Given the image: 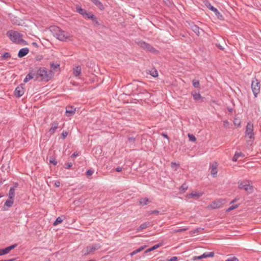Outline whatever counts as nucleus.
I'll return each mask as SVG.
<instances>
[{
  "mask_svg": "<svg viewBox=\"0 0 261 261\" xmlns=\"http://www.w3.org/2000/svg\"><path fill=\"white\" fill-rule=\"evenodd\" d=\"M34 72L35 80L48 82L53 76L52 71H47L45 68H39L37 70H34Z\"/></svg>",
  "mask_w": 261,
  "mask_h": 261,
  "instance_id": "f257e3e1",
  "label": "nucleus"
},
{
  "mask_svg": "<svg viewBox=\"0 0 261 261\" xmlns=\"http://www.w3.org/2000/svg\"><path fill=\"white\" fill-rule=\"evenodd\" d=\"M51 31L53 32L54 36L57 39L62 41H65L67 39H70L72 37V36L69 33L62 30L59 27L57 26L51 27Z\"/></svg>",
  "mask_w": 261,
  "mask_h": 261,
  "instance_id": "f03ea898",
  "label": "nucleus"
},
{
  "mask_svg": "<svg viewBox=\"0 0 261 261\" xmlns=\"http://www.w3.org/2000/svg\"><path fill=\"white\" fill-rule=\"evenodd\" d=\"M7 35L13 42L16 43H20V39L22 36V35L20 33L13 30L8 31Z\"/></svg>",
  "mask_w": 261,
  "mask_h": 261,
  "instance_id": "7ed1b4c3",
  "label": "nucleus"
},
{
  "mask_svg": "<svg viewBox=\"0 0 261 261\" xmlns=\"http://www.w3.org/2000/svg\"><path fill=\"white\" fill-rule=\"evenodd\" d=\"M245 137L248 138L252 141L254 140V133L253 132V124L250 121L248 122L245 130Z\"/></svg>",
  "mask_w": 261,
  "mask_h": 261,
  "instance_id": "20e7f679",
  "label": "nucleus"
},
{
  "mask_svg": "<svg viewBox=\"0 0 261 261\" xmlns=\"http://www.w3.org/2000/svg\"><path fill=\"white\" fill-rule=\"evenodd\" d=\"M238 188L240 189H243L248 193H252L253 190V186L249 184L248 180L239 181L238 182Z\"/></svg>",
  "mask_w": 261,
  "mask_h": 261,
  "instance_id": "39448f33",
  "label": "nucleus"
},
{
  "mask_svg": "<svg viewBox=\"0 0 261 261\" xmlns=\"http://www.w3.org/2000/svg\"><path fill=\"white\" fill-rule=\"evenodd\" d=\"M204 5L205 6L211 10L212 11L214 12L215 15L217 16L218 19L220 20H223L224 17L219 12V11L214 7H213L210 2L208 1H206L204 2Z\"/></svg>",
  "mask_w": 261,
  "mask_h": 261,
  "instance_id": "423d86ee",
  "label": "nucleus"
},
{
  "mask_svg": "<svg viewBox=\"0 0 261 261\" xmlns=\"http://www.w3.org/2000/svg\"><path fill=\"white\" fill-rule=\"evenodd\" d=\"M251 88L254 96L256 97L260 91V82L255 78L252 81Z\"/></svg>",
  "mask_w": 261,
  "mask_h": 261,
  "instance_id": "0eeeda50",
  "label": "nucleus"
},
{
  "mask_svg": "<svg viewBox=\"0 0 261 261\" xmlns=\"http://www.w3.org/2000/svg\"><path fill=\"white\" fill-rule=\"evenodd\" d=\"M138 44L141 48L146 50L147 51H149L151 53H154L156 51L155 49L153 48L150 44L143 41H139L138 42Z\"/></svg>",
  "mask_w": 261,
  "mask_h": 261,
  "instance_id": "6e6552de",
  "label": "nucleus"
},
{
  "mask_svg": "<svg viewBox=\"0 0 261 261\" xmlns=\"http://www.w3.org/2000/svg\"><path fill=\"white\" fill-rule=\"evenodd\" d=\"M101 245L99 243L94 244L92 246H89L86 247V252L85 255H88L93 252V251L100 248Z\"/></svg>",
  "mask_w": 261,
  "mask_h": 261,
  "instance_id": "1a4fd4ad",
  "label": "nucleus"
},
{
  "mask_svg": "<svg viewBox=\"0 0 261 261\" xmlns=\"http://www.w3.org/2000/svg\"><path fill=\"white\" fill-rule=\"evenodd\" d=\"M225 199H224L214 201L211 203L210 206L213 209L219 208L225 203Z\"/></svg>",
  "mask_w": 261,
  "mask_h": 261,
  "instance_id": "9d476101",
  "label": "nucleus"
},
{
  "mask_svg": "<svg viewBox=\"0 0 261 261\" xmlns=\"http://www.w3.org/2000/svg\"><path fill=\"white\" fill-rule=\"evenodd\" d=\"M214 256V252H204L200 256H195L192 258V260L193 261H196L197 259H200L202 258H206L208 257H213Z\"/></svg>",
  "mask_w": 261,
  "mask_h": 261,
  "instance_id": "9b49d317",
  "label": "nucleus"
},
{
  "mask_svg": "<svg viewBox=\"0 0 261 261\" xmlns=\"http://www.w3.org/2000/svg\"><path fill=\"white\" fill-rule=\"evenodd\" d=\"M23 86H24V84H21L20 86L16 88L14 91V94L16 97H20L24 94V89L23 87Z\"/></svg>",
  "mask_w": 261,
  "mask_h": 261,
  "instance_id": "f8f14e48",
  "label": "nucleus"
},
{
  "mask_svg": "<svg viewBox=\"0 0 261 261\" xmlns=\"http://www.w3.org/2000/svg\"><path fill=\"white\" fill-rule=\"evenodd\" d=\"M18 244L15 243L4 249H0V256L8 254L11 250L17 246Z\"/></svg>",
  "mask_w": 261,
  "mask_h": 261,
  "instance_id": "ddd939ff",
  "label": "nucleus"
},
{
  "mask_svg": "<svg viewBox=\"0 0 261 261\" xmlns=\"http://www.w3.org/2000/svg\"><path fill=\"white\" fill-rule=\"evenodd\" d=\"M84 18H88L91 19L94 23L96 24H98V22L97 21V19L95 16H94L92 13L87 12V13L85 15Z\"/></svg>",
  "mask_w": 261,
  "mask_h": 261,
  "instance_id": "4468645a",
  "label": "nucleus"
},
{
  "mask_svg": "<svg viewBox=\"0 0 261 261\" xmlns=\"http://www.w3.org/2000/svg\"><path fill=\"white\" fill-rule=\"evenodd\" d=\"M217 163L214 162L211 166V174L213 177H215L217 174Z\"/></svg>",
  "mask_w": 261,
  "mask_h": 261,
  "instance_id": "2eb2a0df",
  "label": "nucleus"
},
{
  "mask_svg": "<svg viewBox=\"0 0 261 261\" xmlns=\"http://www.w3.org/2000/svg\"><path fill=\"white\" fill-rule=\"evenodd\" d=\"M29 52V49L27 47L22 48L20 49L18 53V57L21 58L25 56Z\"/></svg>",
  "mask_w": 261,
  "mask_h": 261,
  "instance_id": "dca6fc26",
  "label": "nucleus"
},
{
  "mask_svg": "<svg viewBox=\"0 0 261 261\" xmlns=\"http://www.w3.org/2000/svg\"><path fill=\"white\" fill-rule=\"evenodd\" d=\"M75 108L72 106H68L66 108V115L67 117L73 116L75 114Z\"/></svg>",
  "mask_w": 261,
  "mask_h": 261,
  "instance_id": "f3484780",
  "label": "nucleus"
},
{
  "mask_svg": "<svg viewBox=\"0 0 261 261\" xmlns=\"http://www.w3.org/2000/svg\"><path fill=\"white\" fill-rule=\"evenodd\" d=\"M35 77V73L34 72V69H31L30 70L29 73L25 76V79L23 80L24 83H27L30 80Z\"/></svg>",
  "mask_w": 261,
  "mask_h": 261,
  "instance_id": "a211bd4d",
  "label": "nucleus"
},
{
  "mask_svg": "<svg viewBox=\"0 0 261 261\" xmlns=\"http://www.w3.org/2000/svg\"><path fill=\"white\" fill-rule=\"evenodd\" d=\"M58 124L59 123L57 121H54L51 124V127L49 130V132L51 134L55 133L56 130L58 127Z\"/></svg>",
  "mask_w": 261,
  "mask_h": 261,
  "instance_id": "6ab92c4d",
  "label": "nucleus"
},
{
  "mask_svg": "<svg viewBox=\"0 0 261 261\" xmlns=\"http://www.w3.org/2000/svg\"><path fill=\"white\" fill-rule=\"evenodd\" d=\"M191 29L192 31L197 35L199 36L200 34V28L194 23L190 24Z\"/></svg>",
  "mask_w": 261,
  "mask_h": 261,
  "instance_id": "aec40b11",
  "label": "nucleus"
},
{
  "mask_svg": "<svg viewBox=\"0 0 261 261\" xmlns=\"http://www.w3.org/2000/svg\"><path fill=\"white\" fill-rule=\"evenodd\" d=\"M163 245V243H159L158 244H156L154 246H153L152 247L146 249L145 251H144V253H147L148 252H149L150 251H153L154 250H155L156 249L159 248L160 247L162 246Z\"/></svg>",
  "mask_w": 261,
  "mask_h": 261,
  "instance_id": "412c9836",
  "label": "nucleus"
},
{
  "mask_svg": "<svg viewBox=\"0 0 261 261\" xmlns=\"http://www.w3.org/2000/svg\"><path fill=\"white\" fill-rule=\"evenodd\" d=\"M193 98L195 100L198 101L199 100H201V101H203L204 99V97H202L199 92L198 93H194L192 94Z\"/></svg>",
  "mask_w": 261,
  "mask_h": 261,
  "instance_id": "4be33fe9",
  "label": "nucleus"
},
{
  "mask_svg": "<svg viewBox=\"0 0 261 261\" xmlns=\"http://www.w3.org/2000/svg\"><path fill=\"white\" fill-rule=\"evenodd\" d=\"M150 223L149 222L144 223L140 225V226L137 228V232H139L144 229H145L149 227Z\"/></svg>",
  "mask_w": 261,
  "mask_h": 261,
  "instance_id": "5701e85b",
  "label": "nucleus"
},
{
  "mask_svg": "<svg viewBox=\"0 0 261 261\" xmlns=\"http://www.w3.org/2000/svg\"><path fill=\"white\" fill-rule=\"evenodd\" d=\"M91 2L98 7L100 10H102L104 9L103 5L99 0H91Z\"/></svg>",
  "mask_w": 261,
  "mask_h": 261,
  "instance_id": "b1692460",
  "label": "nucleus"
},
{
  "mask_svg": "<svg viewBox=\"0 0 261 261\" xmlns=\"http://www.w3.org/2000/svg\"><path fill=\"white\" fill-rule=\"evenodd\" d=\"M9 198L10 199H14L15 196V189L14 187H11L9 192Z\"/></svg>",
  "mask_w": 261,
  "mask_h": 261,
  "instance_id": "393cba45",
  "label": "nucleus"
},
{
  "mask_svg": "<svg viewBox=\"0 0 261 261\" xmlns=\"http://www.w3.org/2000/svg\"><path fill=\"white\" fill-rule=\"evenodd\" d=\"M244 154L242 152H236L234 156L232 158V160L233 162H237L238 161L239 157H244Z\"/></svg>",
  "mask_w": 261,
  "mask_h": 261,
  "instance_id": "a878e982",
  "label": "nucleus"
},
{
  "mask_svg": "<svg viewBox=\"0 0 261 261\" xmlns=\"http://www.w3.org/2000/svg\"><path fill=\"white\" fill-rule=\"evenodd\" d=\"M81 72V68L80 66H76L74 68L73 74L75 76H77L80 75Z\"/></svg>",
  "mask_w": 261,
  "mask_h": 261,
  "instance_id": "bb28decb",
  "label": "nucleus"
},
{
  "mask_svg": "<svg viewBox=\"0 0 261 261\" xmlns=\"http://www.w3.org/2000/svg\"><path fill=\"white\" fill-rule=\"evenodd\" d=\"M149 202L150 201L147 198H142L139 200V203L142 206L147 205Z\"/></svg>",
  "mask_w": 261,
  "mask_h": 261,
  "instance_id": "cd10ccee",
  "label": "nucleus"
},
{
  "mask_svg": "<svg viewBox=\"0 0 261 261\" xmlns=\"http://www.w3.org/2000/svg\"><path fill=\"white\" fill-rule=\"evenodd\" d=\"M149 73V74L154 77H156L158 76V72L155 69H152L147 72V73Z\"/></svg>",
  "mask_w": 261,
  "mask_h": 261,
  "instance_id": "c85d7f7f",
  "label": "nucleus"
},
{
  "mask_svg": "<svg viewBox=\"0 0 261 261\" xmlns=\"http://www.w3.org/2000/svg\"><path fill=\"white\" fill-rule=\"evenodd\" d=\"M76 11L80 13L81 15H82L84 17H85V14L87 13V11L84 9H82V8H76Z\"/></svg>",
  "mask_w": 261,
  "mask_h": 261,
  "instance_id": "c756f323",
  "label": "nucleus"
},
{
  "mask_svg": "<svg viewBox=\"0 0 261 261\" xmlns=\"http://www.w3.org/2000/svg\"><path fill=\"white\" fill-rule=\"evenodd\" d=\"M14 203V199H10L6 200L5 202L4 206L8 207H11Z\"/></svg>",
  "mask_w": 261,
  "mask_h": 261,
  "instance_id": "7c9ffc66",
  "label": "nucleus"
},
{
  "mask_svg": "<svg viewBox=\"0 0 261 261\" xmlns=\"http://www.w3.org/2000/svg\"><path fill=\"white\" fill-rule=\"evenodd\" d=\"M188 188L187 184L184 183L179 188V190L180 192L184 193L187 190Z\"/></svg>",
  "mask_w": 261,
  "mask_h": 261,
  "instance_id": "2f4dec72",
  "label": "nucleus"
},
{
  "mask_svg": "<svg viewBox=\"0 0 261 261\" xmlns=\"http://www.w3.org/2000/svg\"><path fill=\"white\" fill-rule=\"evenodd\" d=\"M240 205V204H234V205H231V206H230L229 207H228L226 210V212H230L232 210H233L237 208H238L239 207V206Z\"/></svg>",
  "mask_w": 261,
  "mask_h": 261,
  "instance_id": "473e14b6",
  "label": "nucleus"
},
{
  "mask_svg": "<svg viewBox=\"0 0 261 261\" xmlns=\"http://www.w3.org/2000/svg\"><path fill=\"white\" fill-rule=\"evenodd\" d=\"M188 229V227L182 228V229H173L172 230V233H177V232H181L185 231H186Z\"/></svg>",
  "mask_w": 261,
  "mask_h": 261,
  "instance_id": "72a5a7b5",
  "label": "nucleus"
},
{
  "mask_svg": "<svg viewBox=\"0 0 261 261\" xmlns=\"http://www.w3.org/2000/svg\"><path fill=\"white\" fill-rule=\"evenodd\" d=\"M62 221L63 219L60 217H59L55 221V222L53 223V225L55 226L57 225L58 224L62 223Z\"/></svg>",
  "mask_w": 261,
  "mask_h": 261,
  "instance_id": "f704fd0d",
  "label": "nucleus"
},
{
  "mask_svg": "<svg viewBox=\"0 0 261 261\" xmlns=\"http://www.w3.org/2000/svg\"><path fill=\"white\" fill-rule=\"evenodd\" d=\"M192 84H193V86L195 88H199V85H200L199 81L198 80H193Z\"/></svg>",
  "mask_w": 261,
  "mask_h": 261,
  "instance_id": "c9c22d12",
  "label": "nucleus"
},
{
  "mask_svg": "<svg viewBox=\"0 0 261 261\" xmlns=\"http://www.w3.org/2000/svg\"><path fill=\"white\" fill-rule=\"evenodd\" d=\"M50 66L51 68L53 69H56L60 67V64H55L53 62L50 63Z\"/></svg>",
  "mask_w": 261,
  "mask_h": 261,
  "instance_id": "e433bc0d",
  "label": "nucleus"
},
{
  "mask_svg": "<svg viewBox=\"0 0 261 261\" xmlns=\"http://www.w3.org/2000/svg\"><path fill=\"white\" fill-rule=\"evenodd\" d=\"M189 195L192 197H199L202 195V194H201L200 193H197V192H195V193L192 192Z\"/></svg>",
  "mask_w": 261,
  "mask_h": 261,
  "instance_id": "4c0bfd02",
  "label": "nucleus"
},
{
  "mask_svg": "<svg viewBox=\"0 0 261 261\" xmlns=\"http://www.w3.org/2000/svg\"><path fill=\"white\" fill-rule=\"evenodd\" d=\"M203 230V228H196L195 229H194L193 230H192L190 233L191 234H194V233H198V232H201V231Z\"/></svg>",
  "mask_w": 261,
  "mask_h": 261,
  "instance_id": "58836bf2",
  "label": "nucleus"
},
{
  "mask_svg": "<svg viewBox=\"0 0 261 261\" xmlns=\"http://www.w3.org/2000/svg\"><path fill=\"white\" fill-rule=\"evenodd\" d=\"M136 137H129L128 138V141L132 144H134L136 141Z\"/></svg>",
  "mask_w": 261,
  "mask_h": 261,
  "instance_id": "ea45409f",
  "label": "nucleus"
},
{
  "mask_svg": "<svg viewBox=\"0 0 261 261\" xmlns=\"http://www.w3.org/2000/svg\"><path fill=\"white\" fill-rule=\"evenodd\" d=\"M147 247L146 245H144V246H142L141 247H140V248H139L138 249L135 250V251L137 253L141 252V251L143 250L146 247Z\"/></svg>",
  "mask_w": 261,
  "mask_h": 261,
  "instance_id": "a19ab883",
  "label": "nucleus"
},
{
  "mask_svg": "<svg viewBox=\"0 0 261 261\" xmlns=\"http://www.w3.org/2000/svg\"><path fill=\"white\" fill-rule=\"evenodd\" d=\"M49 162L54 165H56L57 164V161L55 158H51L49 160Z\"/></svg>",
  "mask_w": 261,
  "mask_h": 261,
  "instance_id": "79ce46f5",
  "label": "nucleus"
},
{
  "mask_svg": "<svg viewBox=\"0 0 261 261\" xmlns=\"http://www.w3.org/2000/svg\"><path fill=\"white\" fill-rule=\"evenodd\" d=\"M11 57V55L9 53H5L4 54H3V55H2V58H4V59H7V58H10Z\"/></svg>",
  "mask_w": 261,
  "mask_h": 261,
  "instance_id": "37998d69",
  "label": "nucleus"
},
{
  "mask_svg": "<svg viewBox=\"0 0 261 261\" xmlns=\"http://www.w3.org/2000/svg\"><path fill=\"white\" fill-rule=\"evenodd\" d=\"M188 137H189V140L190 141L194 142L196 140L195 137L193 135H192V134H188Z\"/></svg>",
  "mask_w": 261,
  "mask_h": 261,
  "instance_id": "c03bdc74",
  "label": "nucleus"
},
{
  "mask_svg": "<svg viewBox=\"0 0 261 261\" xmlns=\"http://www.w3.org/2000/svg\"><path fill=\"white\" fill-rule=\"evenodd\" d=\"M225 261H239V260L236 257H232L228 258Z\"/></svg>",
  "mask_w": 261,
  "mask_h": 261,
  "instance_id": "a18cd8bd",
  "label": "nucleus"
},
{
  "mask_svg": "<svg viewBox=\"0 0 261 261\" xmlns=\"http://www.w3.org/2000/svg\"><path fill=\"white\" fill-rule=\"evenodd\" d=\"M93 170H88L86 172V175L88 176L92 175L93 174Z\"/></svg>",
  "mask_w": 261,
  "mask_h": 261,
  "instance_id": "49530a36",
  "label": "nucleus"
},
{
  "mask_svg": "<svg viewBox=\"0 0 261 261\" xmlns=\"http://www.w3.org/2000/svg\"><path fill=\"white\" fill-rule=\"evenodd\" d=\"M68 135V132L66 131H63L62 133V138L65 139Z\"/></svg>",
  "mask_w": 261,
  "mask_h": 261,
  "instance_id": "de8ad7c7",
  "label": "nucleus"
},
{
  "mask_svg": "<svg viewBox=\"0 0 261 261\" xmlns=\"http://www.w3.org/2000/svg\"><path fill=\"white\" fill-rule=\"evenodd\" d=\"M179 164H176V163H174V162H172L171 164V167L172 168H174L175 167H179Z\"/></svg>",
  "mask_w": 261,
  "mask_h": 261,
  "instance_id": "09e8293b",
  "label": "nucleus"
},
{
  "mask_svg": "<svg viewBox=\"0 0 261 261\" xmlns=\"http://www.w3.org/2000/svg\"><path fill=\"white\" fill-rule=\"evenodd\" d=\"M66 168L69 169L72 166V163H68L66 164Z\"/></svg>",
  "mask_w": 261,
  "mask_h": 261,
  "instance_id": "8fccbe9b",
  "label": "nucleus"
},
{
  "mask_svg": "<svg viewBox=\"0 0 261 261\" xmlns=\"http://www.w3.org/2000/svg\"><path fill=\"white\" fill-rule=\"evenodd\" d=\"M177 257L176 256H173L171 257L170 259H169L168 261H177Z\"/></svg>",
  "mask_w": 261,
  "mask_h": 261,
  "instance_id": "3c124183",
  "label": "nucleus"
},
{
  "mask_svg": "<svg viewBox=\"0 0 261 261\" xmlns=\"http://www.w3.org/2000/svg\"><path fill=\"white\" fill-rule=\"evenodd\" d=\"M55 186L56 187H59L60 186V181H59V180L56 181L55 182Z\"/></svg>",
  "mask_w": 261,
  "mask_h": 261,
  "instance_id": "603ef678",
  "label": "nucleus"
},
{
  "mask_svg": "<svg viewBox=\"0 0 261 261\" xmlns=\"http://www.w3.org/2000/svg\"><path fill=\"white\" fill-rule=\"evenodd\" d=\"M239 199V198H235L234 199H233L232 201H231L230 202V204H232L236 202H237L238 200Z\"/></svg>",
  "mask_w": 261,
  "mask_h": 261,
  "instance_id": "864d4df0",
  "label": "nucleus"
},
{
  "mask_svg": "<svg viewBox=\"0 0 261 261\" xmlns=\"http://www.w3.org/2000/svg\"><path fill=\"white\" fill-rule=\"evenodd\" d=\"M115 171L116 172H119L122 171V168L120 167H118L115 169Z\"/></svg>",
  "mask_w": 261,
  "mask_h": 261,
  "instance_id": "5fc2aeb1",
  "label": "nucleus"
},
{
  "mask_svg": "<svg viewBox=\"0 0 261 261\" xmlns=\"http://www.w3.org/2000/svg\"><path fill=\"white\" fill-rule=\"evenodd\" d=\"M78 155V153L77 152H74L71 156V158H75Z\"/></svg>",
  "mask_w": 261,
  "mask_h": 261,
  "instance_id": "6e6d98bb",
  "label": "nucleus"
},
{
  "mask_svg": "<svg viewBox=\"0 0 261 261\" xmlns=\"http://www.w3.org/2000/svg\"><path fill=\"white\" fill-rule=\"evenodd\" d=\"M20 42L23 43L24 45H27L28 44L27 42L21 38L20 39Z\"/></svg>",
  "mask_w": 261,
  "mask_h": 261,
  "instance_id": "4d7b16f0",
  "label": "nucleus"
},
{
  "mask_svg": "<svg viewBox=\"0 0 261 261\" xmlns=\"http://www.w3.org/2000/svg\"><path fill=\"white\" fill-rule=\"evenodd\" d=\"M224 125L225 126H227L229 125V122L227 120H225L224 121Z\"/></svg>",
  "mask_w": 261,
  "mask_h": 261,
  "instance_id": "13d9d810",
  "label": "nucleus"
},
{
  "mask_svg": "<svg viewBox=\"0 0 261 261\" xmlns=\"http://www.w3.org/2000/svg\"><path fill=\"white\" fill-rule=\"evenodd\" d=\"M162 136H163L164 137L167 138L168 139V135L166 133H162Z\"/></svg>",
  "mask_w": 261,
  "mask_h": 261,
  "instance_id": "bf43d9fd",
  "label": "nucleus"
},
{
  "mask_svg": "<svg viewBox=\"0 0 261 261\" xmlns=\"http://www.w3.org/2000/svg\"><path fill=\"white\" fill-rule=\"evenodd\" d=\"M159 211H158V210H154V211H151V214H159Z\"/></svg>",
  "mask_w": 261,
  "mask_h": 261,
  "instance_id": "052dcab7",
  "label": "nucleus"
},
{
  "mask_svg": "<svg viewBox=\"0 0 261 261\" xmlns=\"http://www.w3.org/2000/svg\"><path fill=\"white\" fill-rule=\"evenodd\" d=\"M42 59V57L41 56H38L36 57V60L37 61H40Z\"/></svg>",
  "mask_w": 261,
  "mask_h": 261,
  "instance_id": "680f3d73",
  "label": "nucleus"
},
{
  "mask_svg": "<svg viewBox=\"0 0 261 261\" xmlns=\"http://www.w3.org/2000/svg\"><path fill=\"white\" fill-rule=\"evenodd\" d=\"M15 260V258H11L10 259H7V260H2L0 261H14Z\"/></svg>",
  "mask_w": 261,
  "mask_h": 261,
  "instance_id": "e2e57ef3",
  "label": "nucleus"
},
{
  "mask_svg": "<svg viewBox=\"0 0 261 261\" xmlns=\"http://www.w3.org/2000/svg\"><path fill=\"white\" fill-rule=\"evenodd\" d=\"M32 45H33V46H35L36 47H38V46L37 43L36 42H35L32 43Z\"/></svg>",
  "mask_w": 261,
  "mask_h": 261,
  "instance_id": "0e129e2a",
  "label": "nucleus"
},
{
  "mask_svg": "<svg viewBox=\"0 0 261 261\" xmlns=\"http://www.w3.org/2000/svg\"><path fill=\"white\" fill-rule=\"evenodd\" d=\"M227 110L230 112L232 113L233 112V109L231 108H227Z\"/></svg>",
  "mask_w": 261,
  "mask_h": 261,
  "instance_id": "69168bd1",
  "label": "nucleus"
},
{
  "mask_svg": "<svg viewBox=\"0 0 261 261\" xmlns=\"http://www.w3.org/2000/svg\"><path fill=\"white\" fill-rule=\"evenodd\" d=\"M136 254H137V253L136 252L135 250H134L130 253V256H132L135 255Z\"/></svg>",
  "mask_w": 261,
  "mask_h": 261,
  "instance_id": "338daca9",
  "label": "nucleus"
},
{
  "mask_svg": "<svg viewBox=\"0 0 261 261\" xmlns=\"http://www.w3.org/2000/svg\"><path fill=\"white\" fill-rule=\"evenodd\" d=\"M96 148L98 149V151H99V153H101V152H102V150H101V149L100 147H96Z\"/></svg>",
  "mask_w": 261,
  "mask_h": 261,
  "instance_id": "774afa93",
  "label": "nucleus"
}]
</instances>
